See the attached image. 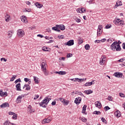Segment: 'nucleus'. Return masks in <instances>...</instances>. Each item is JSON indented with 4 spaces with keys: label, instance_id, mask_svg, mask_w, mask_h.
<instances>
[{
    "label": "nucleus",
    "instance_id": "37998d69",
    "mask_svg": "<svg viewBox=\"0 0 125 125\" xmlns=\"http://www.w3.org/2000/svg\"><path fill=\"white\" fill-rule=\"evenodd\" d=\"M102 29H103L102 25H100L98 26V30H102Z\"/></svg>",
    "mask_w": 125,
    "mask_h": 125
},
{
    "label": "nucleus",
    "instance_id": "c9c22d12",
    "mask_svg": "<svg viewBox=\"0 0 125 125\" xmlns=\"http://www.w3.org/2000/svg\"><path fill=\"white\" fill-rule=\"evenodd\" d=\"M66 71H60V75L63 76L64 75H66Z\"/></svg>",
    "mask_w": 125,
    "mask_h": 125
},
{
    "label": "nucleus",
    "instance_id": "f704fd0d",
    "mask_svg": "<svg viewBox=\"0 0 125 125\" xmlns=\"http://www.w3.org/2000/svg\"><path fill=\"white\" fill-rule=\"evenodd\" d=\"M63 104H64V105H68V104H69V101L66 100H64V101H63V102L62 103Z\"/></svg>",
    "mask_w": 125,
    "mask_h": 125
},
{
    "label": "nucleus",
    "instance_id": "052dcab7",
    "mask_svg": "<svg viewBox=\"0 0 125 125\" xmlns=\"http://www.w3.org/2000/svg\"><path fill=\"white\" fill-rule=\"evenodd\" d=\"M56 104V102L54 101L52 102L51 105H52V106H54V105H55Z\"/></svg>",
    "mask_w": 125,
    "mask_h": 125
},
{
    "label": "nucleus",
    "instance_id": "f257e3e1",
    "mask_svg": "<svg viewBox=\"0 0 125 125\" xmlns=\"http://www.w3.org/2000/svg\"><path fill=\"white\" fill-rule=\"evenodd\" d=\"M120 43H122L120 41L118 42H114L111 46V48L112 50H116V51H121L122 48H121V45Z\"/></svg>",
    "mask_w": 125,
    "mask_h": 125
},
{
    "label": "nucleus",
    "instance_id": "cd10ccee",
    "mask_svg": "<svg viewBox=\"0 0 125 125\" xmlns=\"http://www.w3.org/2000/svg\"><path fill=\"white\" fill-rule=\"evenodd\" d=\"M42 71L45 76H48L49 74V72H48V71L46 70V69H44Z\"/></svg>",
    "mask_w": 125,
    "mask_h": 125
},
{
    "label": "nucleus",
    "instance_id": "58836bf2",
    "mask_svg": "<svg viewBox=\"0 0 125 125\" xmlns=\"http://www.w3.org/2000/svg\"><path fill=\"white\" fill-rule=\"evenodd\" d=\"M104 110H105V111H107L108 110H110V107L108 106H106L104 107Z\"/></svg>",
    "mask_w": 125,
    "mask_h": 125
},
{
    "label": "nucleus",
    "instance_id": "6e6552de",
    "mask_svg": "<svg viewBox=\"0 0 125 125\" xmlns=\"http://www.w3.org/2000/svg\"><path fill=\"white\" fill-rule=\"evenodd\" d=\"M85 9L84 7L82 8H79L77 9L76 11L78 13H84L85 12Z\"/></svg>",
    "mask_w": 125,
    "mask_h": 125
},
{
    "label": "nucleus",
    "instance_id": "f3484780",
    "mask_svg": "<svg viewBox=\"0 0 125 125\" xmlns=\"http://www.w3.org/2000/svg\"><path fill=\"white\" fill-rule=\"evenodd\" d=\"M114 115L117 117V118H120V117L122 116V113L120 111L117 110L115 112Z\"/></svg>",
    "mask_w": 125,
    "mask_h": 125
},
{
    "label": "nucleus",
    "instance_id": "4468645a",
    "mask_svg": "<svg viewBox=\"0 0 125 125\" xmlns=\"http://www.w3.org/2000/svg\"><path fill=\"white\" fill-rule=\"evenodd\" d=\"M13 34H14V32L13 30L8 31L7 34L8 39H10V38L12 37V35H13Z\"/></svg>",
    "mask_w": 125,
    "mask_h": 125
},
{
    "label": "nucleus",
    "instance_id": "de8ad7c7",
    "mask_svg": "<svg viewBox=\"0 0 125 125\" xmlns=\"http://www.w3.org/2000/svg\"><path fill=\"white\" fill-rule=\"evenodd\" d=\"M73 56V55L71 53H68L67 55V58H70V57H72Z\"/></svg>",
    "mask_w": 125,
    "mask_h": 125
},
{
    "label": "nucleus",
    "instance_id": "393cba45",
    "mask_svg": "<svg viewBox=\"0 0 125 125\" xmlns=\"http://www.w3.org/2000/svg\"><path fill=\"white\" fill-rule=\"evenodd\" d=\"M42 50L43 51H48V52H49V51H50V48H48L46 46H44V47H42Z\"/></svg>",
    "mask_w": 125,
    "mask_h": 125
},
{
    "label": "nucleus",
    "instance_id": "1a4fd4ad",
    "mask_svg": "<svg viewBox=\"0 0 125 125\" xmlns=\"http://www.w3.org/2000/svg\"><path fill=\"white\" fill-rule=\"evenodd\" d=\"M5 21L6 22H10L11 21V17H10V15L8 14H6V15L5 16Z\"/></svg>",
    "mask_w": 125,
    "mask_h": 125
},
{
    "label": "nucleus",
    "instance_id": "c756f323",
    "mask_svg": "<svg viewBox=\"0 0 125 125\" xmlns=\"http://www.w3.org/2000/svg\"><path fill=\"white\" fill-rule=\"evenodd\" d=\"M39 78L37 77L34 76V81L35 83H40L38 80Z\"/></svg>",
    "mask_w": 125,
    "mask_h": 125
},
{
    "label": "nucleus",
    "instance_id": "864d4df0",
    "mask_svg": "<svg viewBox=\"0 0 125 125\" xmlns=\"http://www.w3.org/2000/svg\"><path fill=\"white\" fill-rule=\"evenodd\" d=\"M0 61H4V62H6L7 60L4 58H2L0 59Z\"/></svg>",
    "mask_w": 125,
    "mask_h": 125
},
{
    "label": "nucleus",
    "instance_id": "473e14b6",
    "mask_svg": "<svg viewBox=\"0 0 125 125\" xmlns=\"http://www.w3.org/2000/svg\"><path fill=\"white\" fill-rule=\"evenodd\" d=\"M79 120H81V121H82V122H86V119H85L84 117H81L79 118Z\"/></svg>",
    "mask_w": 125,
    "mask_h": 125
},
{
    "label": "nucleus",
    "instance_id": "6e6d98bb",
    "mask_svg": "<svg viewBox=\"0 0 125 125\" xmlns=\"http://www.w3.org/2000/svg\"><path fill=\"white\" fill-rule=\"evenodd\" d=\"M19 82H21V79H20V78L16 80L15 83H18Z\"/></svg>",
    "mask_w": 125,
    "mask_h": 125
},
{
    "label": "nucleus",
    "instance_id": "e433bc0d",
    "mask_svg": "<svg viewBox=\"0 0 125 125\" xmlns=\"http://www.w3.org/2000/svg\"><path fill=\"white\" fill-rule=\"evenodd\" d=\"M13 120H17V114L15 113L13 116Z\"/></svg>",
    "mask_w": 125,
    "mask_h": 125
},
{
    "label": "nucleus",
    "instance_id": "a211bd4d",
    "mask_svg": "<svg viewBox=\"0 0 125 125\" xmlns=\"http://www.w3.org/2000/svg\"><path fill=\"white\" fill-rule=\"evenodd\" d=\"M21 100L22 96H19L16 100V102L17 103V104H18V103H21Z\"/></svg>",
    "mask_w": 125,
    "mask_h": 125
},
{
    "label": "nucleus",
    "instance_id": "69168bd1",
    "mask_svg": "<svg viewBox=\"0 0 125 125\" xmlns=\"http://www.w3.org/2000/svg\"><path fill=\"white\" fill-rule=\"evenodd\" d=\"M26 4H27V5H31V2L28 1L26 2Z\"/></svg>",
    "mask_w": 125,
    "mask_h": 125
},
{
    "label": "nucleus",
    "instance_id": "5701e85b",
    "mask_svg": "<svg viewBox=\"0 0 125 125\" xmlns=\"http://www.w3.org/2000/svg\"><path fill=\"white\" fill-rule=\"evenodd\" d=\"M35 5H36L38 8H42L43 6L42 4L39 3V2L35 3Z\"/></svg>",
    "mask_w": 125,
    "mask_h": 125
},
{
    "label": "nucleus",
    "instance_id": "5fc2aeb1",
    "mask_svg": "<svg viewBox=\"0 0 125 125\" xmlns=\"http://www.w3.org/2000/svg\"><path fill=\"white\" fill-rule=\"evenodd\" d=\"M119 95L121 97H125V94H123V93H120Z\"/></svg>",
    "mask_w": 125,
    "mask_h": 125
},
{
    "label": "nucleus",
    "instance_id": "3c124183",
    "mask_svg": "<svg viewBox=\"0 0 125 125\" xmlns=\"http://www.w3.org/2000/svg\"><path fill=\"white\" fill-rule=\"evenodd\" d=\"M58 37L59 38V39H61L62 40H63V39H64V36L63 35H59Z\"/></svg>",
    "mask_w": 125,
    "mask_h": 125
},
{
    "label": "nucleus",
    "instance_id": "20e7f679",
    "mask_svg": "<svg viewBox=\"0 0 125 125\" xmlns=\"http://www.w3.org/2000/svg\"><path fill=\"white\" fill-rule=\"evenodd\" d=\"M17 34L19 38H23L25 36V31L22 29H19L17 31Z\"/></svg>",
    "mask_w": 125,
    "mask_h": 125
},
{
    "label": "nucleus",
    "instance_id": "49530a36",
    "mask_svg": "<svg viewBox=\"0 0 125 125\" xmlns=\"http://www.w3.org/2000/svg\"><path fill=\"white\" fill-rule=\"evenodd\" d=\"M75 20L77 22V23H80L81 22V19L78 18H76Z\"/></svg>",
    "mask_w": 125,
    "mask_h": 125
},
{
    "label": "nucleus",
    "instance_id": "39448f33",
    "mask_svg": "<svg viewBox=\"0 0 125 125\" xmlns=\"http://www.w3.org/2000/svg\"><path fill=\"white\" fill-rule=\"evenodd\" d=\"M105 61H106V56H102V58L100 60V64L104 65V64H105Z\"/></svg>",
    "mask_w": 125,
    "mask_h": 125
},
{
    "label": "nucleus",
    "instance_id": "09e8293b",
    "mask_svg": "<svg viewBox=\"0 0 125 125\" xmlns=\"http://www.w3.org/2000/svg\"><path fill=\"white\" fill-rule=\"evenodd\" d=\"M83 81V79H79V78H76V82H82Z\"/></svg>",
    "mask_w": 125,
    "mask_h": 125
},
{
    "label": "nucleus",
    "instance_id": "4d7b16f0",
    "mask_svg": "<svg viewBox=\"0 0 125 125\" xmlns=\"http://www.w3.org/2000/svg\"><path fill=\"white\" fill-rule=\"evenodd\" d=\"M24 81L26 83H28V81H30V79L29 78H24Z\"/></svg>",
    "mask_w": 125,
    "mask_h": 125
},
{
    "label": "nucleus",
    "instance_id": "680f3d73",
    "mask_svg": "<svg viewBox=\"0 0 125 125\" xmlns=\"http://www.w3.org/2000/svg\"><path fill=\"white\" fill-rule=\"evenodd\" d=\"M125 59H121L120 60H118V62H124Z\"/></svg>",
    "mask_w": 125,
    "mask_h": 125
},
{
    "label": "nucleus",
    "instance_id": "b1692460",
    "mask_svg": "<svg viewBox=\"0 0 125 125\" xmlns=\"http://www.w3.org/2000/svg\"><path fill=\"white\" fill-rule=\"evenodd\" d=\"M84 93H85V94H91V93H93V91L89 89L84 91Z\"/></svg>",
    "mask_w": 125,
    "mask_h": 125
},
{
    "label": "nucleus",
    "instance_id": "4be33fe9",
    "mask_svg": "<svg viewBox=\"0 0 125 125\" xmlns=\"http://www.w3.org/2000/svg\"><path fill=\"white\" fill-rule=\"evenodd\" d=\"M0 107H1V108H5V107H9V104H8V103H4L3 104H2Z\"/></svg>",
    "mask_w": 125,
    "mask_h": 125
},
{
    "label": "nucleus",
    "instance_id": "72a5a7b5",
    "mask_svg": "<svg viewBox=\"0 0 125 125\" xmlns=\"http://www.w3.org/2000/svg\"><path fill=\"white\" fill-rule=\"evenodd\" d=\"M90 48V46L89 44H86L85 45V49L88 50Z\"/></svg>",
    "mask_w": 125,
    "mask_h": 125
},
{
    "label": "nucleus",
    "instance_id": "412c9836",
    "mask_svg": "<svg viewBox=\"0 0 125 125\" xmlns=\"http://www.w3.org/2000/svg\"><path fill=\"white\" fill-rule=\"evenodd\" d=\"M16 87L17 88V90L18 91H21V83H19L16 85Z\"/></svg>",
    "mask_w": 125,
    "mask_h": 125
},
{
    "label": "nucleus",
    "instance_id": "a878e982",
    "mask_svg": "<svg viewBox=\"0 0 125 125\" xmlns=\"http://www.w3.org/2000/svg\"><path fill=\"white\" fill-rule=\"evenodd\" d=\"M25 87H26V90H30V89H31V87L29 84H25L23 87V89H24Z\"/></svg>",
    "mask_w": 125,
    "mask_h": 125
},
{
    "label": "nucleus",
    "instance_id": "13d9d810",
    "mask_svg": "<svg viewBox=\"0 0 125 125\" xmlns=\"http://www.w3.org/2000/svg\"><path fill=\"white\" fill-rule=\"evenodd\" d=\"M105 28L106 29H110V28H111V25L107 24L105 26Z\"/></svg>",
    "mask_w": 125,
    "mask_h": 125
},
{
    "label": "nucleus",
    "instance_id": "9b49d317",
    "mask_svg": "<svg viewBox=\"0 0 125 125\" xmlns=\"http://www.w3.org/2000/svg\"><path fill=\"white\" fill-rule=\"evenodd\" d=\"M46 67H47V64L45 62H42L41 63V69L42 71L46 69Z\"/></svg>",
    "mask_w": 125,
    "mask_h": 125
},
{
    "label": "nucleus",
    "instance_id": "f03ea898",
    "mask_svg": "<svg viewBox=\"0 0 125 125\" xmlns=\"http://www.w3.org/2000/svg\"><path fill=\"white\" fill-rule=\"evenodd\" d=\"M50 100H51V99L48 98V97H45L42 102L40 103V106L43 107V108H45V107H46V105L48 104Z\"/></svg>",
    "mask_w": 125,
    "mask_h": 125
},
{
    "label": "nucleus",
    "instance_id": "bb28decb",
    "mask_svg": "<svg viewBox=\"0 0 125 125\" xmlns=\"http://www.w3.org/2000/svg\"><path fill=\"white\" fill-rule=\"evenodd\" d=\"M103 31V30H100L98 29L97 33V37H100L101 35H102Z\"/></svg>",
    "mask_w": 125,
    "mask_h": 125
},
{
    "label": "nucleus",
    "instance_id": "c03bdc74",
    "mask_svg": "<svg viewBox=\"0 0 125 125\" xmlns=\"http://www.w3.org/2000/svg\"><path fill=\"white\" fill-rule=\"evenodd\" d=\"M108 100H109V101H113V97H112V96H109L108 97Z\"/></svg>",
    "mask_w": 125,
    "mask_h": 125
},
{
    "label": "nucleus",
    "instance_id": "8fccbe9b",
    "mask_svg": "<svg viewBox=\"0 0 125 125\" xmlns=\"http://www.w3.org/2000/svg\"><path fill=\"white\" fill-rule=\"evenodd\" d=\"M40 97V95H35V96L34 98V100H36V99H38Z\"/></svg>",
    "mask_w": 125,
    "mask_h": 125
},
{
    "label": "nucleus",
    "instance_id": "603ef678",
    "mask_svg": "<svg viewBox=\"0 0 125 125\" xmlns=\"http://www.w3.org/2000/svg\"><path fill=\"white\" fill-rule=\"evenodd\" d=\"M59 100L61 102H62V103H63V102H64L65 99H63L62 98H61L59 99Z\"/></svg>",
    "mask_w": 125,
    "mask_h": 125
},
{
    "label": "nucleus",
    "instance_id": "a19ab883",
    "mask_svg": "<svg viewBox=\"0 0 125 125\" xmlns=\"http://www.w3.org/2000/svg\"><path fill=\"white\" fill-rule=\"evenodd\" d=\"M94 114H95V115H100L101 112H100V111H95L94 112Z\"/></svg>",
    "mask_w": 125,
    "mask_h": 125
},
{
    "label": "nucleus",
    "instance_id": "e2e57ef3",
    "mask_svg": "<svg viewBox=\"0 0 125 125\" xmlns=\"http://www.w3.org/2000/svg\"><path fill=\"white\" fill-rule=\"evenodd\" d=\"M101 42V40H95L94 42H95V43H96V42L97 43H99V42Z\"/></svg>",
    "mask_w": 125,
    "mask_h": 125
},
{
    "label": "nucleus",
    "instance_id": "9d476101",
    "mask_svg": "<svg viewBox=\"0 0 125 125\" xmlns=\"http://www.w3.org/2000/svg\"><path fill=\"white\" fill-rule=\"evenodd\" d=\"M21 21L23 23L27 24L28 23V20H27V17L25 16H22L21 17Z\"/></svg>",
    "mask_w": 125,
    "mask_h": 125
},
{
    "label": "nucleus",
    "instance_id": "4c0bfd02",
    "mask_svg": "<svg viewBox=\"0 0 125 125\" xmlns=\"http://www.w3.org/2000/svg\"><path fill=\"white\" fill-rule=\"evenodd\" d=\"M31 9H27V8H25V9L23 11V12H31Z\"/></svg>",
    "mask_w": 125,
    "mask_h": 125
},
{
    "label": "nucleus",
    "instance_id": "c85d7f7f",
    "mask_svg": "<svg viewBox=\"0 0 125 125\" xmlns=\"http://www.w3.org/2000/svg\"><path fill=\"white\" fill-rule=\"evenodd\" d=\"M83 42V40L81 38H78V43L79 44H81Z\"/></svg>",
    "mask_w": 125,
    "mask_h": 125
},
{
    "label": "nucleus",
    "instance_id": "dca6fc26",
    "mask_svg": "<svg viewBox=\"0 0 125 125\" xmlns=\"http://www.w3.org/2000/svg\"><path fill=\"white\" fill-rule=\"evenodd\" d=\"M82 101V98L79 97L75 99V100L74 101V103L77 104V105H79L80 104V102Z\"/></svg>",
    "mask_w": 125,
    "mask_h": 125
},
{
    "label": "nucleus",
    "instance_id": "338daca9",
    "mask_svg": "<svg viewBox=\"0 0 125 125\" xmlns=\"http://www.w3.org/2000/svg\"><path fill=\"white\" fill-rule=\"evenodd\" d=\"M70 81H72L73 82H77L76 78H75V79H70Z\"/></svg>",
    "mask_w": 125,
    "mask_h": 125
},
{
    "label": "nucleus",
    "instance_id": "f8f14e48",
    "mask_svg": "<svg viewBox=\"0 0 125 125\" xmlns=\"http://www.w3.org/2000/svg\"><path fill=\"white\" fill-rule=\"evenodd\" d=\"M65 45H68V46H71L74 45V40H71L65 43Z\"/></svg>",
    "mask_w": 125,
    "mask_h": 125
},
{
    "label": "nucleus",
    "instance_id": "0e129e2a",
    "mask_svg": "<svg viewBox=\"0 0 125 125\" xmlns=\"http://www.w3.org/2000/svg\"><path fill=\"white\" fill-rule=\"evenodd\" d=\"M14 114H15V113L13 112H11V111H10L9 112V115H14Z\"/></svg>",
    "mask_w": 125,
    "mask_h": 125
},
{
    "label": "nucleus",
    "instance_id": "7c9ffc66",
    "mask_svg": "<svg viewBox=\"0 0 125 125\" xmlns=\"http://www.w3.org/2000/svg\"><path fill=\"white\" fill-rule=\"evenodd\" d=\"M86 105L84 104L83 107V110H82V113L83 114H84L85 113V111L86 110Z\"/></svg>",
    "mask_w": 125,
    "mask_h": 125
},
{
    "label": "nucleus",
    "instance_id": "2f4dec72",
    "mask_svg": "<svg viewBox=\"0 0 125 125\" xmlns=\"http://www.w3.org/2000/svg\"><path fill=\"white\" fill-rule=\"evenodd\" d=\"M92 82H87L84 84L85 86H90V85H92Z\"/></svg>",
    "mask_w": 125,
    "mask_h": 125
},
{
    "label": "nucleus",
    "instance_id": "774afa93",
    "mask_svg": "<svg viewBox=\"0 0 125 125\" xmlns=\"http://www.w3.org/2000/svg\"><path fill=\"white\" fill-rule=\"evenodd\" d=\"M123 49H125V43H123Z\"/></svg>",
    "mask_w": 125,
    "mask_h": 125
},
{
    "label": "nucleus",
    "instance_id": "2eb2a0df",
    "mask_svg": "<svg viewBox=\"0 0 125 125\" xmlns=\"http://www.w3.org/2000/svg\"><path fill=\"white\" fill-rule=\"evenodd\" d=\"M95 104L96 107H98V108H99V109H100L102 107V104L99 101L96 102L95 103Z\"/></svg>",
    "mask_w": 125,
    "mask_h": 125
},
{
    "label": "nucleus",
    "instance_id": "a18cd8bd",
    "mask_svg": "<svg viewBox=\"0 0 125 125\" xmlns=\"http://www.w3.org/2000/svg\"><path fill=\"white\" fill-rule=\"evenodd\" d=\"M4 125H10V122H9V121H5L4 123Z\"/></svg>",
    "mask_w": 125,
    "mask_h": 125
},
{
    "label": "nucleus",
    "instance_id": "ea45409f",
    "mask_svg": "<svg viewBox=\"0 0 125 125\" xmlns=\"http://www.w3.org/2000/svg\"><path fill=\"white\" fill-rule=\"evenodd\" d=\"M101 121L103 122V123H105V124L107 123V121H106V119H105V118L103 117L102 118Z\"/></svg>",
    "mask_w": 125,
    "mask_h": 125
},
{
    "label": "nucleus",
    "instance_id": "aec40b11",
    "mask_svg": "<svg viewBox=\"0 0 125 125\" xmlns=\"http://www.w3.org/2000/svg\"><path fill=\"white\" fill-rule=\"evenodd\" d=\"M0 96H7V92H3L2 90H0Z\"/></svg>",
    "mask_w": 125,
    "mask_h": 125
},
{
    "label": "nucleus",
    "instance_id": "7ed1b4c3",
    "mask_svg": "<svg viewBox=\"0 0 125 125\" xmlns=\"http://www.w3.org/2000/svg\"><path fill=\"white\" fill-rule=\"evenodd\" d=\"M62 30V31H64L66 28L65 27V26L64 25H58L56 24V26L53 27L52 28V30H54V31H56V32H60V29Z\"/></svg>",
    "mask_w": 125,
    "mask_h": 125
},
{
    "label": "nucleus",
    "instance_id": "ddd939ff",
    "mask_svg": "<svg viewBox=\"0 0 125 125\" xmlns=\"http://www.w3.org/2000/svg\"><path fill=\"white\" fill-rule=\"evenodd\" d=\"M113 76L116 78H123V73L121 72H116L114 74Z\"/></svg>",
    "mask_w": 125,
    "mask_h": 125
},
{
    "label": "nucleus",
    "instance_id": "6ab92c4d",
    "mask_svg": "<svg viewBox=\"0 0 125 125\" xmlns=\"http://www.w3.org/2000/svg\"><path fill=\"white\" fill-rule=\"evenodd\" d=\"M121 5H123V3L121 1H117L116 2V5L114 6V8H117L118 6H121Z\"/></svg>",
    "mask_w": 125,
    "mask_h": 125
},
{
    "label": "nucleus",
    "instance_id": "79ce46f5",
    "mask_svg": "<svg viewBox=\"0 0 125 125\" xmlns=\"http://www.w3.org/2000/svg\"><path fill=\"white\" fill-rule=\"evenodd\" d=\"M75 94H79V95H83V94L82 92H76Z\"/></svg>",
    "mask_w": 125,
    "mask_h": 125
},
{
    "label": "nucleus",
    "instance_id": "0eeeda50",
    "mask_svg": "<svg viewBox=\"0 0 125 125\" xmlns=\"http://www.w3.org/2000/svg\"><path fill=\"white\" fill-rule=\"evenodd\" d=\"M52 120V119L51 118H49V117H48L47 118H46V119H44L43 120V121L42 122V124L43 125H44V124H49V123H50V122H51Z\"/></svg>",
    "mask_w": 125,
    "mask_h": 125
},
{
    "label": "nucleus",
    "instance_id": "423d86ee",
    "mask_svg": "<svg viewBox=\"0 0 125 125\" xmlns=\"http://www.w3.org/2000/svg\"><path fill=\"white\" fill-rule=\"evenodd\" d=\"M115 23L116 25H120L122 26V25H124V21H122V20H120V19H117L115 21Z\"/></svg>",
    "mask_w": 125,
    "mask_h": 125
},
{
    "label": "nucleus",
    "instance_id": "bf43d9fd",
    "mask_svg": "<svg viewBox=\"0 0 125 125\" xmlns=\"http://www.w3.org/2000/svg\"><path fill=\"white\" fill-rule=\"evenodd\" d=\"M100 41H101V42H106V39H103Z\"/></svg>",
    "mask_w": 125,
    "mask_h": 125
}]
</instances>
